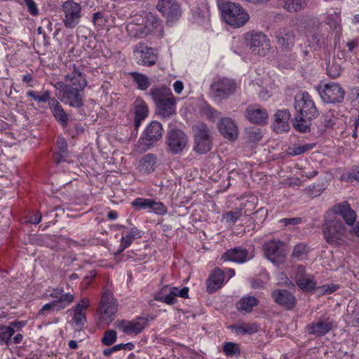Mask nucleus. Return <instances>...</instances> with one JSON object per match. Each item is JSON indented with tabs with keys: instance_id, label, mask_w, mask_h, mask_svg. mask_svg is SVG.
Returning a JSON list of instances; mask_svg holds the SVG:
<instances>
[{
	"instance_id": "41",
	"label": "nucleus",
	"mask_w": 359,
	"mask_h": 359,
	"mask_svg": "<svg viewBox=\"0 0 359 359\" xmlns=\"http://www.w3.org/2000/svg\"><path fill=\"white\" fill-rule=\"evenodd\" d=\"M231 328L235 330L237 334H252L258 331V325L255 323L254 324H244L241 325H232Z\"/></svg>"
},
{
	"instance_id": "4",
	"label": "nucleus",
	"mask_w": 359,
	"mask_h": 359,
	"mask_svg": "<svg viewBox=\"0 0 359 359\" xmlns=\"http://www.w3.org/2000/svg\"><path fill=\"white\" fill-rule=\"evenodd\" d=\"M217 6L222 19L233 27H241L250 19L248 13L240 4L230 0H218Z\"/></svg>"
},
{
	"instance_id": "42",
	"label": "nucleus",
	"mask_w": 359,
	"mask_h": 359,
	"mask_svg": "<svg viewBox=\"0 0 359 359\" xmlns=\"http://www.w3.org/2000/svg\"><path fill=\"white\" fill-rule=\"evenodd\" d=\"M15 330L11 326H0V344H5L8 345L11 341V338L13 335Z\"/></svg>"
},
{
	"instance_id": "37",
	"label": "nucleus",
	"mask_w": 359,
	"mask_h": 359,
	"mask_svg": "<svg viewBox=\"0 0 359 359\" xmlns=\"http://www.w3.org/2000/svg\"><path fill=\"white\" fill-rule=\"evenodd\" d=\"M309 252V247L304 243H300L294 247L292 257L299 261L303 260L307 257Z\"/></svg>"
},
{
	"instance_id": "33",
	"label": "nucleus",
	"mask_w": 359,
	"mask_h": 359,
	"mask_svg": "<svg viewBox=\"0 0 359 359\" xmlns=\"http://www.w3.org/2000/svg\"><path fill=\"white\" fill-rule=\"evenodd\" d=\"M142 237V232L136 227H133L128 232L123 236L121 239V249L119 252L123 251L128 248L133 242Z\"/></svg>"
},
{
	"instance_id": "48",
	"label": "nucleus",
	"mask_w": 359,
	"mask_h": 359,
	"mask_svg": "<svg viewBox=\"0 0 359 359\" xmlns=\"http://www.w3.org/2000/svg\"><path fill=\"white\" fill-rule=\"evenodd\" d=\"M223 351L226 356H238L241 354L239 346L233 342H226L223 346Z\"/></svg>"
},
{
	"instance_id": "14",
	"label": "nucleus",
	"mask_w": 359,
	"mask_h": 359,
	"mask_svg": "<svg viewBox=\"0 0 359 359\" xmlns=\"http://www.w3.org/2000/svg\"><path fill=\"white\" fill-rule=\"evenodd\" d=\"M326 213H332L334 217L342 218L346 224L351 226H353L357 217L356 212L346 201L334 204Z\"/></svg>"
},
{
	"instance_id": "39",
	"label": "nucleus",
	"mask_w": 359,
	"mask_h": 359,
	"mask_svg": "<svg viewBox=\"0 0 359 359\" xmlns=\"http://www.w3.org/2000/svg\"><path fill=\"white\" fill-rule=\"evenodd\" d=\"M307 0H286L284 7L289 12H298L306 5Z\"/></svg>"
},
{
	"instance_id": "32",
	"label": "nucleus",
	"mask_w": 359,
	"mask_h": 359,
	"mask_svg": "<svg viewBox=\"0 0 359 359\" xmlns=\"http://www.w3.org/2000/svg\"><path fill=\"white\" fill-rule=\"evenodd\" d=\"M156 156L153 154H146L140 161L139 170L144 173H150L154 171L156 164Z\"/></svg>"
},
{
	"instance_id": "22",
	"label": "nucleus",
	"mask_w": 359,
	"mask_h": 359,
	"mask_svg": "<svg viewBox=\"0 0 359 359\" xmlns=\"http://www.w3.org/2000/svg\"><path fill=\"white\" fill-rule=\"evenodd\" d=\"M290 112L288 109L278 110L273 116L272 124L273 131L276 133L287 132L290 128Z\"/></svg>"
},
{
	"instance_id": "9",
	"label": "nucleus",
	"mask_w": 359,
	"mask_h": 359,
	"mask_svg": "<svg viewBox=\"0 0 359 359\" xmlns=\"http://www.w3.org/2000/svg\"><path fill=\"white\" fill-rule=\"evenodd\" d=\"M194 149L199 154H205L211 149L212 140L209 128L204 123H198L194 127Z\"/></svg>"
},
{
	"instance_id": "29",
	"label": "nucleus",
	"mask_w": 359,
	"mask_h": 359,
	"mask_svg": "<svg viewBox=\"0 0 359 359\" xmlns=\"http://www.w3.org/2000/svg\"><path fill=\"white\" fill-rule=\"evenodd\" d=\"M276 38L278 45L284 50H290L294 44V35L292 30L283 29L279 31Z\"/></svg>"
},
{
	"instance_id": "63",
	"label": "nucleus",
	"mask_w": 359,
	"mask_h": 359,
	"mask_svg": "<svg viewBox=\"0 0 359 359\" xmlns=\"http://www.w3.org/2000/svg\"><path fill=\"white\" fill-rule=\"evenodd\" d=\"M337 121V118L329 116L326 115L324 119V126L325 128H332L333 126L336 124Z\"/></svg>"
},
{
	"instance_id": "17",
	"label": "nucleus",
	"mask_w": 359,
	"mask_h": 359,
	"mask_svg": "<svg viewBox=\"0 0 359 359\" xmlns=\"http://www.w3.org/2000/svg\"><path fill=\"white\" fill-rule=\"evenodd\" d=\"M320 95L324 102L335 104L342 102L345 92L339 84L331 83L325 86Z\"/></svg>"
},
{
	"instance_id": "35",
	"label": "nucleus",
	"mask_w": 359,
	"mask_h": 359,
	"mask_svg": "<svg viewBox=\"0 0 359 359\" xmlns=\"http://www.w3.org/2000/svg\"><path fill=\"white\" fill-rule=\"evenodd\" d=\"M133 81L137 85V88L141 90H146L150 86V82L147 76L137 72H130Z\"/></svg>"
},
{
	"instance_id": "60",
	"label": "nucleus",
	"mask_w": 359,
	"mask_h": 359,
	"mask_svg": "<svg viewBox=\"0 0 359 359\" xmlns=\"http://www.w3.org/2000/svg\"><path fill=\"white\" fill-rule=\"evenodd\" d=\"M322 291L327 294H331L335 291H337L339 288V286L336 284H330V285H324L320 287Z\"/></svg>"
},
{
	"instance_id": "28",
	"label": "nucleus",
	"mask_w": 359,
	"mask_h": 359,
	"mask_svg": "<svg viewBox=\"0 0 359 359\" xmlns=\"http://www.w3.org/2000/svg\"><path fill=\"white\" fill-rule=\"evenodd\" d=\"M53 117L60 123L62 128H65L68 125L69 116L64 110L62 106L60 104L57 99L53 97L50 102L49 107Z\"/></svg>"
},
{
	"instance_id": "38",
	"label": "nucleus",
	"mask_w": 359,
	"mask_h": 359,
	"mask_svg": "<svg viewBox=\"0 0 359 359\" xmlns=\"http://www.w3.org/2000/svg\"><path fill=\"white\" fill-rule=\"evenodd\" d=\"M308 47L316 50L321 47L323 43L322 36L318 32H311L307 34Z\"/></svg>"
},
{
	"instance_id": "57",
	"label": "nucleus",
	"mask_w": 359,
	"mask_h": 359,
	"mask_svg": "<svg viewBox=\"0 0 359 359\" xmlns=\"http://www.w3.org/2000/svg\"><path fill=\"white\" fill-rule=\"evenodd\" d=\"M307 276H308V275L306 273L305 268L303 266H298L296 269L295 274H294L295 283H297V281L298 280H302Z\"/></svg>"
},
{
	"instance_id": "45",
	"label": "nucleus",
	"mask_w": 359,
	"mask_h": 359,
	"mask_svg": "<svg viewBox=\"0 0 359 359\" xmlns=\"http://www.w3.org/2000/svg\"><path fill=\"white\" fill-rule=\"evenodd\" d=\"M28 97H32L35 101L38 102H48L50 106V102L53 97H50V93L48 90L43 91L41 95L36 93L35 91L29 90L27 93Z\"/></svg>"
},
{
	"instance_id": "50",
	"label": "nucleus",
	"mask_w": 359,
	"mask_h": 359,
	"mask_svg": "<svg viewBox=\"0 0 359 359\" xmlns=\"http://www.w3.org/2000/svg\"><path fill=\"white\" fill-rule=\"evenodd\" d=\"M151 204V199L150 198H137L132 202L133 206L135 207L137 210H150Z\"/></svg>"
},
{
	"instance_id": "34",
	"label": "nucleus",
	"mask_w": 359,
	"mask_h": 359,
	"mask_svg": "<svg viewBox=\"0 0 359 359\" xmlns=\"http://www.w3.org/2000/svg\"><path fill=\"white\" fill-rule=\"evenodd\" d=\"M259 301L253 296H245L241 298L237 303V308L241 311L249 313L253 308L257 306Z\"/></svg>"
},
{
	"instance_id": "12",
	"label": "nucleus",
	"mask_w": 359,
	"mask_h": 359,
	"mask_svg": "<svg viewBox=\"0 0 359 359\" xmlns=\"http://www.w3.org/2000/svg\"><path fill=\"white\" fill-rule=\"evenodd\" d=\"M65 17L62 20L64 26L67 29H74L80 22L81 18V6L74 1H66L62 6Z\"/></svg>"
},
{
	"instance_id": "43",
	"label": "nucleus",
	"mask_w": 359,
	"mask_h": 359,
	"mask_svg": "<svg viewBox=\"0 0 359 359\" xmlns=\"http://www.w3.org/2000/svg\"><path fill=\"white\" fill-rule=\"evenodd\" d=\"M358 128L359 118H356L354 119L352 125L346 126V128L341 132V137L346 138L351 135L353 138L356 139L358 137Z\"/></svg>"
},
{
	"instance_id": "7",
	"label": "nucleus",
	"mask_w": 359,
	"mask_h": 359,
	"mask_svg": "<svg viewBox=\"0 0 359 359\" xmlns=\"http://www.w3.org/2000/svg\"><path fill=\"white\" fill-rule=\"evenodd\" d=\"M237 88L234 80L226 77L215 79L210 85V91L213 97L221 101L233 95Z\"/></svg>"
},
{
	"instance_id": "53",
	"label": "nucleus",
	"mask_w": 359,
	"mask_h": 359,
	"mask_svg": "<svg viewBox=\"0 0 359 359\" xmlns=\"http://www.w3.org/2000/svg\"><path fill=\"white\" fill-rule=\"evenodd\" d=\"M241 215L242 213L241 210L230 211L224 215V219L226 223L234 224L238 218L241 216Z\"/></svg>"
},
{
	"instance_id": "23",
	"label": "nucleus",
	"mask_w": 359,
	"mask_h": 359,
	"mask_svg": "<svg viewBox=\"0 0 359 359\" xmlns=\"http://www.w3.org/2000/svg\"><path fill=\"white\" fill-rule=\"evenodd\" d=\"M134 53L139 57V62L144 66H151L155 64L156 57L153 50L143 43H137L134 48Z\"/></svg>"
},
{
	"instance_id": "11",
	"label": "nucleus",
	"mask_w": 359,
	"mask_h": 359,
	"mask_svg": "<svg viewBox=\"0 0 359 359\" xmlns=\"http://www.w3.org/2000/svg\"><path fill=\"white\" fill-rule=\"evenodd\" d=\"M167 151L172 155L180 154L186 148L188 137L180 129H171L165 137Z\"/></svg>"
},
{
	"instance_id": "59",
	"label": "nucleus",
	"mask_w": 359,
	"mask_h": 359,
	"mask_svg": "<svg viewBox=\"0 0 359 359\" xmlns=\"http://www.w3.org/2000/svg\"><path fill=\"white\" fill-rule=\"evenodd\" d=\"M348 180L350 182H359V167L352 169L348 174Z\"/></svg>"
},
{
	"instance_id": "24",
	"label": "nucleus",
	"mask_w": 359,
	"mask_h": 359,
	"mask_svg": "<svg viewBox=\"0 0 359 359\" xmlns=\"http://www.w3.org/2000/svg\"><path fill=\"white\" fill-rule=\"evenodd\" d=\"M156 9L168 18H175L180 15V4L176 0H158Z\"/></svg>"
},
{
	"instance_id": "62",
	"label": "nucleus",
	"mask_w": 359,
	"mask_h": 359,
	"mask_svg": "<svg viewBox=\"0 0 359 359\" xmlns=\"http://www.w3.org/2000/svg\"><path fill=\"white\" fill-rule=\"evenodd\" d=\"M134 348H135V345L131 342H129L127 344H118L114 345V349L116 350V351H120L122 349L131 351Z\"/></svg>"
},
{
	"instance_id": "10",
	"label": "nucleus",
	"mask_w": 359,
	"mask_h": 359,
	"mask_svg": "<svg viewBox=\"0 0 359 359\" xmlns=\"http://www.w3.org/2000/svg\"><path fill=\"white\" fill-rule=\"evenodd\" d=\"M248 47L255 55H265L270 49V41L262 32H249L245 34Z\"/></svg>"
},
{
	"instance_id": "21",
	"label": "nucleus",
	"mask_w": 359,
	"mask_h": 359,
	"mask_svg": "<svg viewBox=\"0 0 359 359\" xmlns=\"http://www.w3.org/2000/svg\"><path fill=\"white\" fill-rule=\"evenodd\" d=\"M245 116L251 123L259 125L265 124L269 118L266 109L259 105H249L245 109Z\"/></svg>"
},
{
	"instance_id": "8",
	"label": "nucleus",
	"mask_w": 359,
	"mask_h": 359,
	"mask_svg": "<svg viewBox=\"0 0 359 359\" xmlns=\"http://www.w3.org/2000/svg\"><path fill=\"white\" fill-rule=\"evenodd\" d=\"M263 251L267 259L276 265L283 264L287 252L285 243L279 240H270L263 245Z\"/></svg>"
},
{
	"instance_id": "25",
	"label": "nucleus",
	"mask_w": 359,
	"mask_h": 359,
	"mask_svg": "<svg viewBox=\"0 0 359 359\" xmlns=\"http://www.w3.org/2000/svg\"><path fill=\"white\" fill-rule=\"evenodd\" d=\"M218 128L226 139L234 140L238 137L237 126L230 118H221L218 123Z\"/></svg>"
},
{
	"instance_id": "54",
	"label": "nucleus",
	"mask_w": 359,
	"mask_h": 359,
	"mask_svg": "<svg viewBox=\"0 0 359 359\" xmlns=\"http://www.w3.org/2000/svg\"><path fill=\"white\" fill-rule=\"evenodd\" d=\"M150 211L158 215H165L167 212L166 206L161 202H156L151 199Z\"/></svg>"
},
{
	"instance_id": "18",
	"label": "nucleus",
	"mask_w": 359,
	"mask_h": 359,
	"mask_svg": "<svg viewBox=\"0 0 359 359\" xmlns=\"http://www.w3.org/2000/svg\"><path fill=\"white\" fill-rule=\"evenodd\" d=\"M271 297L275 303L287 311L294 309L297 304V298L287 290L276 289L271 292Z\"/></svg>"
},
{
	"instance_id": "13",
	"label": "nucleus",
	"mask_w": 359,
	"mask_h": 359,
	"mask_svg": "<svg viewBox=\"0 0 359 359\" xmlns=\"http://www.w3.org/2000/svg\"><path fill=\"white\" fill-rule=\"evenodd\" d=\"M176 297L182 298H188L189 288L184 287L178 289L176 287L169 288L168 285H165L161 291L154 296V299L169 305H173L177 302Z\"/></svg>"
},
{
	"instance_id": "15",
	"label": "nucleus",
	"mask_w": 359,
	"mask_h": 359,
	"mask_svg": "<svg viewBox=\"0 0 359 359\" xmlns=\"http://www.w3.org/2000/svg\"><path fill=\"white\" fill-rule=\"evenodd\" d=\"M69 71L65 75L64 79L66 85H72L75 88L84 90L88 85L86 76L81 65L76 66L72 64L69 66Z\"/></svg>"
},
{
	"instance_id": "1",
	"label": "nucleus",
	"mask_w": 359,
	"mask_h": 359,
	"mask_svg": "<svg viewBox=\"0 0 359 359\" xmlns=\"http://www.w3.org/2000/svg\"><path fill=\"white\" fill-rule=\"evenodd\" d=\"M294 108L297 114L293 121L294 128L301 133L310 131L311 121L318 114L311 96L307 92L297 94L294 98Z\"/></svg>"
},
{
	"instance_id": "49",
	"label": "nucleus",
	"mask_w": 359,
	"mask_h": 359,
	"mask_svg": "<svg viewBox=\"0 0 359 359\" xmlns=\"http://www.w3.org/2000/svg\"><path fill=\"white\" fill-rule=\"evenodd\" d=\"M248 138L250 142H256L262 140L263 135L261 129L256 127H251L246 130Z\"/></svg>"
},
{
	"instance_id": "52",
	"label": "nucleus",
	"mask_w": 359,
	"mask_h": 359,
	"mask_svg": "<svg viewBox=\"0 0 359 359\" xmlns=\"http://www.w3.org/2000/svg\"><path fill=\"white\" fill-rule=\"evenodd\" d=\"M326 70L327 75L332 79L337 78L341 73V67L334 62H329Z\"/></svg>"
},
{
	"instance_id": "16",
	"label": "nucleus",
	"mask_w": 359,
	"mask_h": 359,
	"mask_svg": "<svg viewBox=\"0 0 359 359\" xmlns=\"http://www.w3.org/2000/svg\"><path fill=\"white\" fill-rule=\"evenodd\" d=\"M100 320L102 323L108 325L113 320L117 312V306L113 298L104 294L101 299L100 307Z\"/></svg>"
},
{
	"instance_id": "20",
	"label": "nucleus",
	"mask_w": 359,
	"mask_h": 359,
	"mask_svg": "<svg viewBox=\"0 0 359 359\" xmlns=\"http://www.w3.org/2000/svg\"><path fill=\"white\" fill-rule=\"evenodd\" d=\"M333 327V322L329 318H320L314 321L305 327L306 332L309 334H313L321 337L328 333Z\"/></svg>"
},
{
	"instance_id": "31",
	"label": "nucleus",
	"mask_w": 359,
	"mask_h": 359,
	"mask_svg": "<svg viewBox=\"0 0 359 359\" xmlns=\"http://www.w3.org/2000/svg\"><path fill=\"white\" fill-rule=\"evenodd\" d=\"M148 321L147 318H137L135 320L128 321L123 327V332L127 334H140L147 326Z\"/></svg>"
},
{
	"instance_id": "26",
	"label": "nucleus",
	"mask_w": 359,
	"mask_h": 359,
	"mask_svg": "<svg viewBox=\"0 0 359 359\" xmlns=\"http://www.w3.org/2000/svg\"><path fill=\"white\" fill-rule=\"evenodd\" d=\"M224 272L219 268H215L206 281L207 292L210 294L216 292L224 283Z\"/></svg>"
},
{
	"instance_id": "5",
	"label": "nucleus",
	"mask_w": 359,
	"mask_h": 359,
	"mask_svg": "<svg viewBox=\"0 0 359 359\" xmlns=\"http://www.w3.org/2000/svg\"><path fill=\"white\" fill-rule=\"evenodd\" d=\"M163 126L156 121H151L146 128L143 135L140 137L137 144V150L144 152L153 147L163 135Z\"/></svg>"
},
{
	"instance_id": "27",
	"label": "nucleus",
	"mask_w": 359,
	"mask_h": 359,
	"mask_svg": "<svg viewBox=\"0 0 359 359\" xmlns=\"http://www.w3.org/2000/svg\"><path fill=\"white\" fill-rule=\"evenodd\" d=\"M248 256V250L247 249L241 247H236L226 250L222 256V259L236 263H244L249 259Z\"/></svg>"
},
{
	"instance_id": "19",
	"label": "nucleus",
	"mask_w": 359,
	"mask_h": 359,
	"mask_svg": "<svg viewBox=\"0 0 359 359\" xmlns=\"http://www.w3.org/2000/svg\"><path fill=\"white\" fill-rule=\"evenodd\" d=\"M144 26L148 36L151 35L158 39L163 37L164 32L163 21L153 13L146 14Z\"/></svg>"
},
{
	"instance_id": "6",
	"label": "nucleus",
	"mask_w": 359,
	"mask_h": 359,
	"mask_svg": "<svg viewBox=\"0 0 359 359\" xmlns=\"http://www.w3.org/2000/svg\"><path fill=\"white\" fill-rule=\"evenodd\" d=\"M60 91L58 98L62 102L69 104L72 107L81 108L83 106V90L75 88L72 85H66L64 82L59 81L55 85Z\"/></svg>"
},
{
	"instance_id": "40",
	"label": "nucleus",
	"mask_w": 359,
	"mask_h": 359,
	"mask_svg": "<svg viewBox=\"0 0 359 359\" xmlns=\"http://www.w3.org/2000/svg\"><path fill=\"white\" fill-rule=\"evenodd\" d=\"M296 285L304 292H311L316 288V282L313 278L306 277L302 280H298Z\"/></svg>"
},
{
	"instance_id": "3",
	"label": "nucleus",
	"mask_w": 359,
	"mask_h": 359,
	"mask_svg": "<svg viewBox=\"0 0 359 359\" xmlns=\"http://www.w3.org/2000/svg\"><path fill=\"white\" fill-rule=\"evenodd\" d=\"M332 213H325L323 224V233L326 242L332 246L344 244L348 236L346 224L340 218H337Z\"/></svg>"
},
{
	"instance_id": "58",
	"label": "nucleus",
	"mask_w": 359,
	"mask_h": 359,
	"mask_svg": "<svg viewBox=\"0 0 359 359\" xmlns=\"http://www.w3.org/2000/svg\"><path fill=\"white\" fill-rule=\"evenodd\" d=\"M54 309H57V304H55V302L53 300L51 302L43 306V307L39 311V314L43 316L46 314V312L50 311Z\"/></svg>"
},
{
	"instance_id": "56",
	"label": "nucleus",
	"mask_w": 359,
	"mask_h": 359,
	"mask_svg": "<svg viewBox=\"0 0 359 359\" xmlns=\"http://www.w3.org/2000/svg\"><path fill=\"white\" fill-rule=\"evenodd\" d=\"M280 223H283L285 226H295L302 222V217L283 218L280 220Z\"/></svg>"
},
{
	"instance_id": "30",
	"label": "nucleus",
	"mask_w": 359,
	"mask_h": 359,
	"mask_svg": "<svg viewBox=\"0 0 359 359\" xmlns=\"http://www.w3.org/2000/svg\"><path fill=\"white\" fill-rule=\"evenodd\" d=\"M88 299H83L74 308V313L72 320L74 323L79 326V330L83 328L86 321V316L83 311L88 306Z\"/></svg>"
},
{
	"instance_id": "46",
	"label": "nucleus",
	"mask_w": 359,
	"mask_h": 359,
	"mask_svg": "<svg viewBox=\"0 0 359 359\" xmlns=\"http://www.w3.org/2000/svg\"><path fill=\"white\" fill-rule=\"evenodd\" d=\"M148 114V107L142 100H137L135 106V116L145 118Z\"/></svg>"
},
{
	"instance_id": "36",
	"label": "nucleus",
	"mask_w": 359,
	"mask_h": 359,
	"mask_svg": "<svg viewBox=\"0 0 359 359\" xmlns=\"http://www.w3.org/2000/svg\"><path fill=\"white\" fill-rule=\"evenodd\" d=\"M127 31L130 36L135 38H144L148 36L144 25H137L130 23L127 25Z\"/></svg>"
},
{
	"instance_id": "44",
	"label": "nucleus",
	"mask_w": 359,
	"mask_h": 359,
	"mask_svg": "<svg viewBox=\"0 0 359 359\" xmlns=\"http://www.w3.org/2000/svg\"><path fill=\"white\" fill-rule=\"evenodd\" d=\"M74 297L71 293H63L57 299L54 300L57 304V311L67 307L74 301Z\"/></svg>"
},
{
	"instance_id": "2",
	"label": "nucleus",
	"mask_w": 359,
	"mask_h": 359,
	"mask_svg": "<svg viewBox=\"0 0 359 359\" xmlns=\"http://www.w3.org/2000/svg\"><path fill=\"white\" fill-rule=\"evenodd\" d=\"M149 95L156 107V114L163 120H168L176 114L177 98L165 85L154 86Z\"/></svg>"
},
{
	"instance_id": "55",
	"label": "nucleus",
	"mask_w": 359,
	"mask_h": 359,
	"mask_svg": "<svg viewBox=\"0 0 359 359\" xmlns=\"http://www.w3.org/2000/svg\"><path fill=\"white\" fill-rule=\"evenodd\" d=\"M25 3L27 6L28 11L32 15L36 16L39 14L37 6L34 0H25Z\"/></svg>"
},
{
	"instance_id": "64",
	"label": "nucleus",
	"mask_w": 359,
	"mask_h": 359,
	"mask_svg": "<svg viewBox=\"0 0 359 359\" xmlns=\"http://www.w3.org/2000/svg\"><path fill=\"white\" fill-rule=\"evenodd\" d=\"M173 88L177 94H180L184 89V84L181 81H176L173 84Z\"/></svg>"
},
{
	"instance_id": "47",
	"label": "nucleus",
	"mask_w": 359,
	"mask_h": 359,
	"mask_svg": "<svg viewBox=\"0 0 359 359\" xmlns=\"http://www.w3.org/2000/svg\"><path fill=\"white\" fill-rule=\"evenodd\" d=\"M313 144H304V145H292V147H290L287 150V154L290 156H297L300 155L306 151L311 150L313 149Z\"/></svg>"
},
{
	"instance_id": "61",
	"label": "nucleus",
	"mask_w": 359,
	"mask_h": 359,
	"mask_svg": "<svg viewBox=\"0 0 359 359\" xmlns=\"http://www.w3.org/2000/svg\"><path fill=\"white\" fill-rule=\"evenodd\" d=\"M41 220V215L39 211L32 213L28 219L29 223L38 224Z\"/></svg>"
},
{
	"instance_id": "51",
	"label": "nucleus",
	"mask_w": 359,
	"mask_h": 359,
	"mask_svg": "<svg viewBox=\"0 0 359 359\" xmlns=\"http://www.w3.org/2000/svg\"><path fill=\"white\" fill-rule=\"evenodd\" d=\"M116 332L114 330H107L104 332L101 341L105 346H111L116 341Z\"/></svg>"
}]
</instances>
